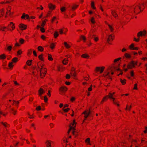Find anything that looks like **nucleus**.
I'll list each match as a JSON object with an SVG mask.
<instances>
[{
	"mask_svg": "<svg viewBox=\"0 0 147 147\" xmlns=\"http://www.w3.org/2000/svg\"><path fill=\"white\" fill-rule=\"evenodd\" d=\"M13 63L12 62L9 63L8 67H9V69H11L13 68Z\"/></svg>",
	"mask_w": 147,
	"mask_h": 147,
	"instance_id": "obj_44",
	"label": "nucleus"
},
{
	"mask_svg": "<svg viewBox=\"0 0 147 147\" xmlns=\"http://www.w3.org/2000/svg\"><path fill=\"white\" fill-rule=\"evenodd\" d=\"M121 57H119V58H117L116 59H114V62L115 63V62H117V61H119V60H121Z\"/></svg>",
	"mask_w": 147,
	"mask_h": 147,
	"instance_id": "obj_56",
	"label": "nucleus"
},
{
	"mask_svg": "<svg viewBox=\"0 0 147 147\" xmlns=\"http://www.w3.org/2000/svg\"><path fill=\"white\" fill-rule=\"evenodd\" d=\"M77 74L76 72H74V73L72 74H71V77L73 78L74 79L77 80Z\"/></svg>",
	"mask_w": 147,
	"mask_h": 147,
	"instance_id": "obj_22",
	"label": "nucleus"
},
{
	"mask_svg": "<svg viewBox=\"0 0 147 147\" xmlns=\"http://www.w3.org/2000/svg\"><path fill=\"white\" fill-rule=\"evenodd\" d=\"M39 94L40 96L42 95V94L45 92L43 89L42 88H40L38 91Z\"/></svg>",
	"mask_w": 147,
	"mask_h": 147,
	"instance_id": "obj_17",
	"label": "nucleus"
},
{
	"mask_svg": "<svg viewBox=\"0 0 147 147\" xmlns=\"http://www.w3.org/2000/svg\"><path fill=\"white\" fill-rule=\"evenodd\" d=\"M68 59L67 58H65L63 60L62 63L63 64L66 65L68 63Z\"/></svg>",
	"mask_w": 147,
	"mask_h": 147,
	"instance_id": "obj_23",
	"label": "nucleus"
},
{
	"mask_svg": "<svg viewBox=\"0 0 147 147\" xmlns=\"http://www.w3.org/2000/svg\"><path fill=\"white\" fill-rule=\"evenodd\" d=\"M70 75L68 74H67L65 76V78L67 79H69L70 78Z\"/></svg>",
	"mask_w": 147,
	"mask_h": 147,
	"instance_id": "obj_55",
	"label": "nucleus"
},
{
	"mask_svg": "<svg viewBox=\"0 0 147 147\" xmlns=\"http://www.w3.org/2000/svg\"><path fill=\"white\" fill-rule=\"evenodd\" d=\"M74 71L76 72V69L74 67H72L71 69L70 74H71V72Z\"/></svg>",
	"mask_w": 147,
	"mask_h": 147,
	"instance_id": "obj_53",
	"label": "nucleus"
},
{
	"mask_svg": "<svg viewBox=\"0 0 147 147\" xmlns=\"http://www.w3.org/2000/svg\"><path fill=\"white\" fill-rule=\"evenodd\" d=\"M92 85H91L90 87L88 88V90L89 91H91L92 90Z\"/></svg>",
	"mask_w": 147,
	"mask_h": 147,
	"instance_id": "obj_62",
	"label": "nucleus"
},
{
	"mask_svg": "<svg viewBox=\"0 0 147 147\" xmlns=\"http://www.w3.org/2000/svg\"><path fill=\"white\" fill-rule=\"evenodd\" d=\"M41 109V107L40 106H37L36 108V110L37 111H39Z\"/></svg>",
	"mask_w": 147,
	"mask_h": 147,
	"instance_id": "obj_57",
	"label": "nucleus"
},
{
	"mask_svg": "<svg viewBox=\"0 0 147 147\" xmlns=\"http://www.w3.org/2000/svg\"><path fill=\"white\" fill-rule=\"evenodd\" d=\"M137 84H135L134 85V88L133 89L137 90L138 88L137 87Z\"/></svg>",
	"mask_w": 147,
	"mask_h": 147,
	"instance_id": "obj_63",
	"label": "nucleus"
},
{
	"mask_svg": "<svg viewBox=\"0 0 147 147\" xmlns=\"http://www.w3.org/2000/svg\"><path fill=\"white\" fill-rule=\"evenodd\" d=\"M11 7L10 6H8V7L7 10L9 9V15L10 16H12L13 14V12H12L11 13L10 12V11H11Z\"/></svg>",
	"mask_w": 147,
	"mask_h": 147,
	"instance_id": "obj_38",
	"label": "nucleus"
},
{
	"mask_svg": "<svg viewBox=\"0 0 147 147\" xmlns=\"http://www.w3.org/2000/svg\"><path fill=\"white\" fill-rule=\"evenodd\" d=\"M7 27H8V28H9L11 27L12 28V29H11V30L10 31H12L15 28L14 24L12 22H11L10 24L8 25V26Z\"/></svg>",
	"mask_w": 147,
	"mask_h": 147,
	"instance_id": "obj_9",
	"label": "nucleus"
},
{
	"mask_svg": "<svg viewBox=\"0 0 147 147\" xmlns=\"http://www.w3.org/2000/svg\"><path fill=\"white\" fill-rule=\"evenodd\" d=\"M24 40L22 38H20L19 40V42L21 44H22L24 43Z\"/></svg>",
	"mask_w": 147,
	"mask_h": 147,
	"instance_id": "obj_47",
	"label": "nucleus"
},
{
	"mask_svg": "<svg viewBox=\"0 0 147 147\" xmlns=\"http://www.w3.org/2000/svg\"><path fill=\"white\" fill-rule=\"evenodd\" d=\"M130 74L131 76V77L134 76V71L133 70H132L130 71Z\"/></svg>",
	"mask_w": 147,
	"mask_h": 147,
	"instance_id": "obj_58",
	"label": "nucleus"
},
{
	"mask_svg": "<svg viewBox=\"0 0 147 147\" xmlns=\"http://www.w3.org/2000/svg\"><path fill=\"white\" fill-rule=\"evenodd\" d=\"M48 6L49 9L52 10H54L56 7L55 5H53L51 3L49 4Z\"/></svg>",
	"mask_w": 147,
	"mask_h": 147,
	"instance_id": "obj_11",
	"label": "nucleus"
},
{
	"mask_svg": "<svg viewBox=\"0 0 147 147\" xmlns=\"http://www.w3.org/2000/svg\"><path fill=\"white\" fill-rule=\"evenodd\" d=\"M133 62L134 61H132L128 63L127 66V69H131L135 67L133 64Z\"/></svg>",
	"mask_w": 147,
	"mask_h": 147,
	"instance_id": "obj_7",
	"label": "nucleus"
},
{
	"mask_svg": "<svg viewBox=\"0 0 147 147\" xmlns=\"http://www.w3.org/2000/svg\"><path fill=\"white\" fill-rule=\"evenodd\" d=\"M22 53V51L21 50H18L17 52V55L18 56L21 55Z\"/></svg>",
	"mask_w": 147,
	"mask_h": 147,
	"instance_id": "obj_49",
	"label": "nucleus"
},
{
	"mask_svg": "<svg viewBox=\"0 0 147 147\" xmlns=\"http://www.w3.org/2000/svg\"><path fill=\"white\" fill-rule=\"evenodd\" d=\"M38 58L41 61H44V58L43 57V54L42 53L38 56Z\"/></svg>",
	"mask_w": 147,
	"mask_h": 147,
	"instance_id": "obj_26",
	"label": "nucleus"
},
{
	"mask_svg": "<svg viewBox=\"0 0 147 147\" xmlns=\"http://www.w3.org/2000/svg\"><path fill=\"white\" fill-rule=\"evenodd\" d=\"M12 49V47L11 46H8L7 49V51H11Z\"/></svg>",
	"mask_w": 147,
	"mask_h": 147,
	"instance_id": "obj_50",
	"label": "nucleus"
},
{
	"mask_svg": "<svg viewBox=\"0 0 147 147\" xmlns=\"http://www.w3.org/2000/svg\"><path fill=\"white\" fill-rule=\"evenodd\" d=\"M114 36L113 34H111L109 36L107 39V42L109 43V42L113 41L114 38Z\"/></svg>",
	"mask_w": 147,
	"mask_h": 147,
	"instance_id": "obj_10",
	"label": "nucleus"
},
{
	"mask_svg": "<svg viewBox=\"0 0 147 147\" xmlns=\"http://www.w3.org/2000/svg\"><path fill=\"white\" fill-rule=\"evenodd\" d=\"M124 56V57L127 59H130L131 58L130 55L128 53H125Z\"/></svg>",
	"mask_w": 147,
	"mask_h": 147,
	"instance_id": "obj_28",
	"label": "nucleus"
},
{
	"mask_svg": "<svg viewBox=\"0 0 147 147\" xmlns=\"http://www.w3.org/2000/svg\"><path fill=\"white\" fill-rule=\"evenodd\" d=\"M105 69V67L104 66L97 67L95 68V71L96 72H99L101 74L103 72Z\"/></svg>",
	"mask_w": 147,
	"mask_h": 147,
	"instance_id": "obj_3",
	"label": "nucleus"
},
{
	"mask_svg": "<svg viewBox=\"0 0 147 147\" xmlns=\"http://www.w3.org/2000/svg\"><path fill=\"white\" fill-rule=\"evenodd\" d=\"M40 30L42 33H44L45 32V30L43 27H40Z\"/></svg>",
	"mask_w": 147,
	"mask_h": 147,
	"instance_id": "obj_54",
	"label": "nucleus"
},
{
	"mask_svg": "<svg viewBox=\"0 0 147 147\" xmlns=\"http://www.w3.org/2000/svg\"><path fill=\"white\" fill-rule=\"evenodd\" d=\"M41 38L43 40H45V39H46V36L43 35H42L41 36Z\"/></svg>",
	"mask_w": 147,
	"mask_h": 147,
	"instance_id": "obj_64",
	"label": "nucleus"
},
{
	"mask_svg": "<svg viewBox=\"0 0 147 147\" xmlns=\"http://www.w3.org/2000/svg\"><path fill=\"white\" fill-rule=\"evenodd\" d=\"M85 142L87 143L88 144L91 145L90 144V138H87L85 140Z\"/></svg>",
	"mask_w": 147,
	"mask_h": 147,
	"instance_id": "obj_39",
	"label": "nucleus"
},
{
	"mask_svg": "<svg viewBox=\"0 0 147 147\" xmlns=\"http://www.w3.org/2000/svg\"><path fill=\"white\" fill-rule=\"evenodd\" d=\"M114 69L117 71H119L121 72L119 74L120 75H122L123 73V72H122L123 70H121L119 68H117V67H113Z\"/></svg>",
	"mask_w": 147,
	"mask_h": 147,
	"instance_id": "obj_16",
	"label": "nucleus"
},
{
	"mask_svg": "<svg viewBox=\"0 0 147 147\" xmlns=\"http://www.w3.org/2000/svg\"><path fill=\"white\" fill-rule=\"evenodd\" d=\"M90 21L91 23L94 24L95 23V21L94 20V17H92Z\"/></svg>",
	"mask_w": 147,
	"mask_h": 147,
	"instance_id": "obj_51",
	"label": "nucleus"
},
{
	"mask_svg": "<svg viewBox=\"0 0 147 147\" xmlns=\"http://www.w3.org/2000/svg\"><path fill=\"white\" fill-rule=\"evenodd\" d=\"M48 60L50 61H52L53 60V58L51 54H49L48 55Z\"/></svg>",
	"mask_w": 147,
	"mask_h": 147,
	"instance_id": "obj_29",
	"label": "nucleus"
},
{
	"mask_svg": "<svg viewBox=\"0 0 147 147\" xmlns=\"http://www.w3.org/2000/svg\"><path fill=\"white\" fill-rule=\"evenodd\" d=\"M4 13V9L2 8L0 10V16L1 17H3Z\"/></svg>",
	"mask_w": 147,
	"mask_h": 147,
	"instance_id": "obj_21",
	"label": "nucleus"
},
{
	"mask_svg": "<svg viewBox=\"0 0 147 147\" xmlns=\"http://www.w3.org/2000/svg\"><path fill=\"white\" fill-rule=\"evenodd\" d=\"M91 7L93 9H96V7L95 6L94 2L93 1H91Z\"/></svg>",
	"mask_w": 147,
	"mask_h": 147,
	"instance_id": "obj_36",
	"label": "nucleus"
},
{
	"mask_svg": "<svg viewBox=\"0 0 147 147\" xmlns=\"http://www.w3.org/2000/svg\"><path fill=\"white\" fill-rule=\"evenodd\" d=\"M68 90L67 88L65 86H61L59 88V94H61V93H64L66 92Z\"/></svg>",
	"mask_w": 147,
	"mask_h": 147,
	"instance_id": "obj_5",
	"label": "nucleus"
},
{
	"mask_svg": "<svg viewBox=\"0 0 147 147\" xmlns=\"http://www.w3.org/2000/svg\"><path fill=\"white\" fill-rule=\"evenodd\" d=\"M59 34L57 31H55L54 34V37L55 38H57Z\"/></svg>",
	"mask_w": 147,
	"mask_h": 147,
	"instance_id": "obj_35",
	"label": "nucleus"
},
{
	"mask_svg": "<svg viewBox=\"0 0 147 147\" xmlns=\"http://www.w3.org/2000/svg\"><path fill=\"white\" fill-rule=\"evenodd\" d=\"M144 9L143 4H140L139 5L136 6L134 9L135 13L138 14L140 12L143 11Z\"/></svg>",
	"mask_w": 147,
	"mask_h": 147,
	"instance_id": "obj_1",
	"label": "nucleus"
},
{
	"mask_svg": "<svg viewBox=\"0 0 147 147\" xmlns=\"http://www.w3.org/2000/svg\"><path fill=\"white\" fill-rule=\"evenodd\" d=\"M66 7H62L60 8V10L61 12H65L66 11Z\"/></svg>",
	"mask_w": 147,
	"mask_h": 147,
	"instance_id": "obj_45",
	"label": "nucleus"
},
{
	"mask_svg": "<svg viewBox=\"0 0 147 147\" xmlns=\"http://www.w3.org/2000/svg\"><path fill=\"white\" fill-rule=\"evenodd\" d=\"M47 69L46 68H41L40 69V76L41 78H43L47 72Z\"/></svg>",
	"mask_w": 147,
	"mask_h": 147,
	"instance_id": "obj_2",
	"label": "nucleus"
},
{
	"mask_svg": "<svg viewBox=\"0 0 147 147\" xmlns=\"http://www.w3.org/2000/svg\"><path fill=\"white\" fill-rule=\"evenodd\" d=\"M38 50L39 51L42 52L44 50V48L41 46H39L38 47Z\"/></svg>",
	"mask_w": 147,
	"mask_h": 147,
	"instance_id": "obj_30",
	"label": "nucleus"
},
{
	"mask_svg": "<svg viewBox=\"0 0 147 147\" xmlns=\"http://www.w3.org/2000/svg\"><path fill=\"white\" fill-rule=\"evenodd\" d=\"M109 98L108 96H105L102 99L100 104H102L104 102L106 101Z\"/></svg>",
	"mask_w": 147,
	"mask_h": 147,
	"instance_id": "obj_13",
	"label": "nucleus"
},
{
	"mask_svg": "<svg viewBox=\"0 0 147 147\" xmlns=\"http://www.w3.org/2000/svg\"><path fill=\"white\" fill-rule=\"evenodd\" d=\"M7 29V30L9 31H11V29L9 28H8V27H3L1 28L0 29V30H1L2 31H5L4 29Z\"/></svg>",
	"mask_w": 147,
	"mask_h": 147,
	"instance_id": "obj_18",
	"label": "nucleus"
},
{
	"mask_svg": "<svg viewBox=\"0 0 147 147\" xmlns=\"http://www.w3.org/2000/svg\"><path fill=\"white\" fill-rule=\"evenodd\" d=\"M108 98H110V99H115V98H113V95L111 93H109L108 95Z\"/></svg>",
	"mask_w": 147,
	"mask_h": 147,
	"instance_id": "obj_32",
	"label": "nucleus"
},
{
	"mask_svg": "<svg viewBox=\"0 0 147 147\" xmlns=\"http://www.w3.org/2000/svg\"><path fill=\"white\" fill-rule=\"evenodd\" d=\"M109 74V71H105L104 73V74L103 75V76H104L105 77H107L108 76Z\"/></svg>",
	"mask_w": 147,
	"mask_h": 147,
	"instance_id": "obj_43",
	"label": "nucleus"
},
{
	"mask_svg": "<svg viewBox=\"0 0 147 147\" xmlns=\"http://www.w3.org/2000/svg\"><path fill=\"white\" fill-rule=\"evenodd\" d=\"M6 57V55L5 54H3L0 55V59L3 60L5 59Z\"/></svg>",
	"mask_w": 147,
	"mask_h": 147,
	"instance_id": "obj_19",
	"label": "nucleus"
},
{
	"mask_svg": "<svg viewBox=\"0 0 147 147\" xmlns=\"http://www.w3.org/2000/svg\"><path fill=\"white\" fill-rule=\"evenodd\" d=\"M108 25L109 27V28L111 31V32H113V27H112V26L111 25L109 24H108Z\"/></svg>",
	"mask_w": 147,
	"mask_h": 147,
	"instance_id": "obj_52",
	"label": "nucleus"
},
{
	"mask_svg": "<svg viewBox=\"0 0 147 147\" xmlns=\"http://www.w3.org/2000/svg\"><path fill=\"white\" fill-rule=\"evenodd\" d=\"M1 123L4 125L5 127H7L9 126V125L6 122H1Z\"/></svg>",
	"mask_w": 147,
	"mask_h": 147,
	"instance_id": "obj_31",
	"label": "nucleus"
},
{
	"mask_svg": "<svg viewBox=\"0 0 147 147\" xmlns=\"http://www.w3.org/2000/svg\"><path fill=\"white\" fill-rule=\"evenodd\" d=\"M87 110H85L84 112H83L82 114H84V117L85 118L84 120H86V119L87 118V117L88 116L91 114L92 111L91 112L90 109V108L89 109V111L87 113Z\"/></svg>",
	"mask_w": 147,
	"mask_h": 147,
	"instance_id": "obj_6",
	"label": "nucleus"
},
{
	"mask_svg": "<svg viewBox=\"0 0 147 147\" xmlns=\"http://www.w3.org/2000/svg\"><path fill=\"white\" fill-rule=\"evenodd\" d=\"M120 82L122 85H125L126 84V79H124L123 80H122L120 78Z\"/></svg>",
	"mask_w": 147,
	"mask_h": 147,
	"instance_id": "obj_25",
	"label": "nucleus"
},
{
	"mask_svg": "<svg viewBox=\"0 0 147 147\" xmlns=\"http://www.w3.org/2000/svg\"><path fill=\"white\" fill-rule=\"evenodd\" d=\"M79 5L74 4L73 5V6L71 7V11H75L79 6Z\"/></svg>",
	"mask_w": 147,
	"mask_h": 147,
	"instance_id": "obj_14",
	"label": "nucleus"
},
{
	"mask_svg": "<svg viewBox=\"0 0 147 147\" xmlns=\"http://www.w3.org/2000/svg\"><path fill=\"white\" fill-rule=\"evenodd\" d=\"M134 43L131 44L129 46V48L131 50H132V49L134 47Z\"/></svg>",
	"mask_w": 147,
	"mask_h": 147,
	"instance_id": "obj_46",
	"label": "nucleus"
},
{
	"mask_svg": "<svg viewBox=\"0 0 147 147\" xmlns=\"http://www.w3.org/2000/svg\"><path fill=\"white\" fill-rule=\"evenodd\" d=\"M18 59L17 57H15L12 59V62L13 63H16L18 61Z\"/></svg>",
	"mask_w": 147,
	"mask_h": 147,
	"instance_id": "obj_33",
	"label": "nucleus"
},
{
	"mask_svg": "<svg viewBox=\"0 0 147 147\" xmlns=\"http://www.w3.org/2000/svg\"><path fill=\"white\" fill-rule=\"evenodd\" d=\"M55 44L54 43H51L50 45V48L52 49H53L55 48Z\"/></svg>",
	"mask_w": 147,
	"mask_h": 147,
	"instance_id": "obj_41",
	"label": "nucleus"
},
{
	"mask_svg": "<svg viewBox=\"0 0 147 147\" xmlns=\"http://www.w3.org/2000/svg\"><path fill=\"white\" fill-rule=\"evenodd\" d=\"M46 24V23L44 21H42L41 26L42 27H44L45 26V25Z\"/></svg>",
	"mask_w": 147,
	"mask_h": 147,
	"instance_id": "obj_61",
	"label": "nucleus"
},
{
	"mask_svg": "<svg viewBox=\"0 0 147 147\" xmlns=\"http://www.w3.org/2000/svg\"><path fill=\"white\" fill-rule=\"evenodd\" d=\"M147 32L146 30H144L142 31H140L137 34V37H139L140 36H146Z\"/></svg>",
	"mask_w": 147,
	"mask_h": 147,
	"instance_id": "obj_4",
	"label": "nucleus"
},
{
	"mask_svg": "<svg viewBox=\"0 0 147 147\" xmlns=\"http://www.w3.org/2000/svg\"><path fill=\"white\" fill-rule=\"evenodd\" d=\"M80 39L81 40H84V42H85L86 40V37L84 35H81L80 37Z\"/></svg>",
	"mask_w": 147,
	"mask_h": 147,
	"instance_id": "obj_40",
	"label": "nucleus"
},
{
	"mask_svg": "<svg viewBox=\"0 0 147 147\" xmlns=\"http://www.w3.org/2000/svg\"><path fill=\"white\" fill-rule=\"evenodd\" d=\"M51 141L49 140H47L46 143L47 144V147H51Z\"/></svg>",
	"mask_w": 147,
	"mask_h": 147,
	"instance_id": "obj_20",
	"label": "nucleus"
},
{
	"mask_svg": "<svg viewBox=\"0 0 147 147\" xmlns=\"http://www.w3.org/2000/svg\"><path fill=\"white\" fill-rule=\"evenodd\" d=\"M32 49H30L28 50L27 55L28 56L32 54Z\"/></svg>",
	"mask_w": 147,
	"mask_h": 147,
	"instance_id": "obj_48",
	"label": "nucleus"
},
{
	"mask_svg": "<svg viewBox=\"0 0 147 147\" xmlns=\"http://www.w3.org/2000/svg\"><path fill=\"white\" fill-rule=\"evenodd\" d=\"M62 145L63 146L66 147L67 145V143H65V139L63 140V141L62 142Z\"/></svg>",
	"mask_w": 147,
	"mask_h": 147,
	"instance_id": "obj_42",
	"label": "nucleus"
},
{
	"mask_svg": "<svg viewBox=\"0 0 147 147\" xmlns=\"http://www.w3.org/2000/svg\"><path fill=\"white\" fill-rule=\"evenodd\" d=\"M62 110L64 112L67 113L70 110V108H67V109L62 108Z\"/></svg>",
	"mask_w": 147,
	"mask_h": 147,
	"instance_id": "obj_37",
	"label": "nucleus"
},
{
	"mask_svg": "<svg viewBox=\"0 0 147 147\" xmlns=\"http://www.w3.org/2000/svg\"><path fill=\"white\" fill-rule=\"evenodd\" d=\"M63 29H61L59 30V32L60 34H63Z\"/></svg>",
	"mask_w": 147,
	"mask_h": 147,
	"instance_id": "obj_60",
	"label": "nucleus"
},
{
	"mask_svg": "<svg viewBox=\"0 0 147 147\" xmlns=\"http://www.w3.org/2000/svg\"><path fill=\"white\" fill-rule=\"evenodd\" d=\"M112 14L113 15V16L115 18H116L117 17H118V16L117 14L115 11L114 10H112Z\"/></svg>",
	"mask_w": 147,
	"mask_h": 147,
	"instance_id": "obj_27",
	"label": "nucleus"
},
{
	"mask_svg": "<svg viewBox=\"0 0 147 147\" xmlns=\"http://www.w3.org/2000/svg\"><path fill=\"white\" fill-rule=\"evenodd\" d=\"M64 45L65 46V47L67 48V49H69L71 47L66 42H65L64 43Z\"/></svg>",
	"mask_w": 147,
	"mask_h": 147,
	"instance_id": "obj_34",
	"label": "nucleus"
},
{
	"mask_svg": "<svg viewBox=\"0 0 147 147\" xmlns=\"http://www.w3.org/2000/svg\"><path fill=\"white\" fill-rule=\"evenodd\" d=\"M44 97V101L45 102H47L48 100V99L47 97V96H45Z\"/></svg>",
	"mask_w": 147,
	"mask_h": 147,
	"instance_id": "obj_59",
	"label": "nucleus"
},
{
	"mask_svg": "<svg viewBox=\"0 0 147 147\" xmlns=\"http://www.w3.org/2000/svg\"><path fill=\"white\" fill-rule=\"evenodd\" d=\"M19 27L20 30H23L27 29V26L26 25L21 23L19 25Z\"/></svg>",
	"mask_w": 147,
	"mask_h": 147,
	"instance_id": "obj_8",
	"label": "nucleus"
},
{
	"mask_svg": "<svg viewBox=\"0 0 147 147\" xmlns=\"http://www.w3.org/2000/svg\"><path fill=\"white\" fill-rule=\"evenodd\" d=\"M32 60H27L26 62V64L28 66H31L32 63Z\"/></svg>",
	"mask_w": 147,
	"mask_h": 147,
	"instance_id": "obj_24",
	"label": "nucleus"
},
{
	"mask_svg": "<svg viewBox=\"0 0 147 147\" xmlns=\"http://www.w3.org/2000/svg\"><path fill=\"white\" fill-rule=\"evenodd\" d=\"M21 18L22 19H24L25 20L28 19L30 18V17L28 14H25L24 13H23Z\"/></svg>",
	"mask_w": 147,
	"mask_h": 147,
	"instance_id": "obj_12",
	"label": "nucleus"
},
{
	"mask_svg": "<svg viewBox=\"0 0 147 147\" xmlns=\"http://www.w3.org/2000/svg\"><path fill=\"white\" fill-rule=\"evenodd\" d=\"M81 57L82 58L86 59H89L90 57V56L87 53H84L82 54Z\"/></svg>",
	"mask_w": 147,
	"mask_h": 147,
	"instance_id": "obj_15",
	"label": "nucleus"
}]
</instances>
